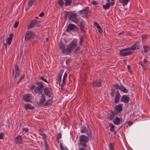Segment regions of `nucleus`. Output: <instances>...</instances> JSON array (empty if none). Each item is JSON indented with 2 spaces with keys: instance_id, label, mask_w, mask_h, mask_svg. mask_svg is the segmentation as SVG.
<instances>
[{
  "instance_id": "36",
  "label": "nucleus",
  "mask_w": 150,
  "mask_h": 150,
  "mask_svg": "<svg viewBox=\"0 0 150 150\" xmlns=\"http://www.w3.org/2000/svg\"><path fill=\"white\" fill-rule=\"evenodd\" d=\"M40 78L41 80H42L45 82L47 83H48L47 79L45 78L44 77L41 76L40 77Z\"/></svg>"
},
{
  "instance_id": "5",
  "label": "nucleus",
  "mask_w": 150,
  "mask_h": 150,
  "mask_svg": "<svg viewBox=\"0 0 150 150\" xmlns=\"http://www.w3.org/2000/svg\"><path fill=\"white\" fill-rule=\"evenodd\" d=\"M36 83L38 85V86L35 88L34 92L35 94L39 95L42 93L43 89L44 88V85L43 83L41 82H38Z\"/></svg>"
},
{
  "instance_id": "3",
  "label": "nucleus",
  "mask_w": 150,
  "mask_h": 150,
  "mask_svg": "<svg viewBox=\"0 0 150 150\" xmlns=\"http://www.w3.org/2000/svg\"><path fill=\"white\" fill-rule=\"evenodd\" d=\"M88 141L89 138L88 137L84 134L81 135L79 137V144L83 147L86 148L87 146L86 144Z\"/></svg>"
},
{
  "instance_id": "50",
  "label": "nucleus",
  "mask_w": 150,
  "mask_h": 150,
  "mask_svg": "<svg viewBox=\"0 0 150 150\" xmlns=\"http://www.w3.org/2000/svg\"><path fill=\"white\" fill-rule=\"evenodd\" d=\"M23 130L26 132H28V129L27 128H23Z\"/></svg>"
},
{
  "instance_id": "29",
  "label": "nucleus",
  "mask_w": 150,
  "mask_h": 150,
  "mask_svg": "<svg viewBox=\"0 0 150 150\" xmlns=\"http://www.w3.org/2000/svg\"><path fill=\"white\" fill-rule=\"evenodd\" d=\"M65 5L66 6H69L71 5L72 0H66Z\"/></svg>"
},
{
  "instance_id": "6",
  "label": "nucleus",
  "mask_w": 150,
  "mask_h": 150,
  "mask_svg": "<svg viewBox=\"0 0 150 150\" xmlns=\"http://www.w3.org/2000/svg\"><path fill=\"white\" fill-rule=\"evenodd\" d=\"M35 37V33L30 31L26 32L25 35V40L28 41L33 39Z\"/></svg>"
},
{
  "instance_id": "41",
  "label": "nucleus",
  "mask_w": 150,
  "mask_h": 150,
  "mask_svg": "<svg viewBox=\"0 0 150 150\" xmlns=\"http://www.w3.org/2000/svg\"><path fill=\"white\" fill-rule=\"evenodd\" d=\"M43 137V139H44V141L46 140V138L47 137L45 133H44L42 135H41Z\"/></svg>"
},
{
  "instance_id": "10",
  "label": "nucleus",
  "mask_w": 150,
  "mask_h": 150,
  "mask_svg": "<svg viewBox=\"0 0 150 150\" xmlns=\"http://www.w3.org/2000/svg\"><path fill=\"white\" fill-rule=\"evenodd\" d=\"M44 91L45 95L48 97H50L52 94V89L50 88L45 87Z\"/></svg>"
},
{
  "instance_id": "13",
  "label": "nucleus",
  "mask_w": 150,
  "mask_h": 150,
  "mask_svg": "<svg viewBox=\"0 0 150 150\" xmlns=\"http://www.w3.org/2000/svg\"><path fill=\"white\" fill-rule=\"evenodd\" d=\"M15 70L13 71V74H15V78H16L17 76L20 74V71L19 69V67L18 66L16 65L15 66Z\"/></svg>"
},
{
  "instance_id": "31",
  "label": "nucleus",
  "mask_w": 150,
  "mask_h": 150,
  "mask_svg": "<svg viewBox=\"0 0 150 150\" xmlns=\"http://www.w3.org/2000/svg\"><path fill=\"white\" fill-rule=\"evenodd\" d=\"M35 0H29L28 5L29 6L31 7L34 2L35 1Z\"/></svg>"
},
{
  "instance_id": "47",
  "label": "nucleus",
  "mask_w": 150,
  "mask_h": 150,
  "mask_svg": "<svg viewBox=\"0 0 150 150\" xmlns=\"http://www.w3.org/2000/svg\"><path fill=\"white\" fill-rule=\"evenodd\" d=\"M19 22H16V23H15V24L14 25V27L15 28H17L18 26V25Z\"/></svg>"
},
{
  "instance_id": "49",
  "label": "nucleus",
  "mask_w": 150,
  "mask_h": 150,
  "mask_svg": "<svg viewBox=\"0 0 150 150\" xmlns=\"http://www.w3.org/2000/svg\"><path fill=\"white\" fill-rule=\"evenodd\" d=\"M4 134L2 133H0V139H3L4 138Z\"/></svg>"
},
{
  "instance_id": "64",
  "label": "nucleus",
  "mask_w": 150,
  "mask_h": 150,
  "mask_svg": "<svg viewBox=\"0 0 150 150\" xmlns=\"http://www.w3.org/2000/svg\"><path fill=\"white\" fill-rule=\"evenodd\" d=\"M4 45H5V46H6V47H7V44L6 43H5V44H4Z\"/></svg>"
},
{
  "instance_id": "14",
  "label": "nucleus",
  "mask_w": 150,
  "mask_h": 150,
  "mask_svg": "<svg viewBox=\"0 0 150 150\" xmlns=\"http://www.w3.org/2000/svg\"><path fill=\"white\" fill-rule=\"evenodd\" d=\"M122 105L119 104L116 105L115 109V114H117V113L121 112L122 110Z\"/></svg>"
},
{
  "instance_id": "51",
  "label": "nucleus",
  "mask_w": 150,
  "mask_h": 150,
  "mask_svg": "<svg viewBox=\"0 0 150 150\" xmlns=\"http://www.w3.org/2000/svg\"><path fill=\"white\" fill-rule=\"evenodd\" d=\"M98 31L99 33L102 34V30L101 27L100 28L98 29Z\"/></svg>"
},
{
  "instance_id": "15",
  "label": "nucleus",
  "mask_w": 150,
  "mask_h": 150,
  "mask_svg": "<svg viewBox=\"0 0 150 150\" xmlns=\"http://www.w3.org/2000/svg\"><path fill=\"white\" fill-rule=\"evenodd\" d=\"M113 122L115 125H119L122 122V118L120 119L117 117L114 119Z\"/></svg>"
},
{
  "instance_id": "30",
  "label": "nucleus",
  "mask_w": 150,
  "mask_h": 150,
  "mask_svg": "<svg viewBox=\"0 0 150 150\" xmlns=\"http://www.w3.org/2000/svg\"><path fill=\"white\" fill-rule=\"evenodd\" d=\"M130 0H121V2L123 4V5H126L127 3Z\"/></svg>"
},
{
  "instance_id": "23",
  "label": "nucleus",
  "mask_w": 150,
  "mask_h": 150,
  "mask_svg": "<svg viewBox=\"0 0 150 150\" xmlns=\"http://www.w3.org/2000/svg\"><path fill=\"white\" fill-rule=\"evenodd\" d=\"M25 108L26 110L29 109L30 110H33L34 108V106H32L30 104H25L24 105Z\"/></svg>"
},
{
  "instance_id": "21",
  "label": "nucleus",
  "mask_w": 150,
  "mask_h": 150,
  "mask_svg": "<svg viewBox=\"0 0 150 150\" xmlns=\"http://www.w3.org/2000/svg\"><path fill=\"white\" fill-rule=\"evenodd\" d=\"M45 100V95L43 94L41 96V98L40 99L39 101V104L40 105H42L44 103Z\"/></svg>"
},
{
  "instance_id": "55",
  "label": "nucleus",
  "mask_w": 150,
  "mask_h": 150,
  "mask_svg": "<svg viewBox=\"0 0 150 150\" xmlns=\"http://www.w3.org/2000/svg\"><path fill=\"white\" fill-rule=\"evenodd\" d=\"M128 124L129 126H130L133 123L131 121H129L128 122Z\"/></svg>"
},
{
  "instance_id": "25",
  "label": "nucleus",
  "mask_w": 150,
  "mask_h": 150,
  "mask_svg": "<svg viewBox=\"0 0 150 150\" xmlns=\"http://www.w3.org/2000/svg\"><path fill=\"white\" fill-rule=\"evenodd\" d=\"M144 51L145 53H146L150 51V49L148 46L147 45H144L143 46Z\"/></svg>"
},
{
  "instance_id": "18",
  "label": "nucleus",
  "mask_w": 150,
  "mask_h": 150,
  "mask_svg": "<svg viewBox=\"0 0 150 150\" xmlns=\"http://www.w3.org/2000/svg\"><path fill=\"white\" fill-rule=\"evenodd\" d=\"M121 100L122 101L125 103H127L129 100V98L128 96L124 95L122 97Z\"/></svg>"
},
{
  "instance_id": "22",
  "label": "nucleus",
  "mask_w": 150,
  "mask_h": 150,
  "mask_svg": "<svg viewBox=\"0 0 150 150\" xmlns=\"http://www.w3.org/2000/svg\"><path fill=\"white\" fill-rule=\"evenodd\" d=\"M120 95L119 91L117 92L116 93L115 98V103H117L118 102L120 98Z\"/></svg>"
},
{
  "instance_id": "9",
  "label": "nucleus",
  "mask_w": 150,
  "mask_h": 150,
  "mask_svg": "<svg viewBox=\"0 0 150 150\" xmlns=\"http://www.w3.org/2000/svg\"><path fill=\"white\" fill-rule=\"evenodd\" d=\"M130 50V48H125L124 49L121 50L120 51V55L122 56H125L129 55L131 54V52H127L128 51Z\"/></svg>"
},
{
  "instance_id": "52",
  "label": "nucleus",
  "mask_w": 150,
  "mask_h": 150,
  "mask_svg": "<svg viewBox=\"0 0 150 150\" xmlns=\"http://www.w3.org/2000/svg\"><path fill=\"white\" fill-rule=\"evenodd\" d=\"M35 85H32V86H31V87L30 88V89H31V90H33V89H35Z\"/></svg>"
},
{
  "instance_id": "27",
  "label": "nucleus",
  "mask_w": 150,
  "mask_h": 150,
  "mask_svg": "<svg viewBox=\"0 0 150 150\" xmlns=\"http://www.w3.org/2000/svg\"><path fill=\"white\" fill-rule=\"evenodd\" d=\"M52 102V99H50L48 100L45 104L44 105L45 106H49L50 105Z\"/></svg>"
},
{
  "instance_id": "43",
  "label": "nucleus",
  "mask_w": 150,
  "mask_h": 150,
  "mask_svg": "<svg viewBox=\"0 0 150 150\" xmlns=\"http://www.w3.org/2000/svg\"><path fill=\"white\" fill-rule=\"evenodd\" d=\"M94 24V25L98 29L100 28L101 27L98 24L97 22L95 23Z\"/></svg>"
},
{
  "instance_id": "7",
  "label": "nucleus",
  "mask_w": 150,
  "mask_h": 150,
  "mask_svg": "<svg viewBox=\"0 0 150 150\" xmlns=\"http://www.w3.org/2000/svg\"><path fill=\"white\" fill-rule=\"evenodd\" d=\"M40 21L35 19L32 20L27 27L28 29H30L34 27H38L39 25Z\"/></svg>"
},
{
  "instance_id": "53",
  "label": "nucleus",
  "mask_w": 150,
  "mask_h": 150,
  "mask_svg": "<svg viewBox=\"0 0 150 150\" xmlns=\"http://www.w3.org/2000/svg\"><path fill=\"white\" fill-rule=\"evenodd\" d=\"M139 64L142 66V67L143 68V70H144V69L145 70V68L144 66L143 65L142 62H139Z\"/></svg>"
},
{
  "instance_id": "1",
  "label": "nucleus",
  "mask_w": 150,
  "mask_h": 150,
  "mask_svg": "<svg viewBox=\"0 0 150 150\" xmlns=\"http://www.w3.org/2000/svg\"><path fill=\"white\" fill-rule=\"evenodd\" d=\"M76 40L74 39L72 42L65 47L64 44L62 41H60L59 48V50L61 51L62 53L65 55H69L71 52L74 51L75 54H77L79 52L80 48L77 47Z\"/></svg>"
},
{
  "instance_id": "62",
  "label": "nucleus",
  "mask_w": 150,
  "mask_h": 150,
  "mask_svg": "<svg viewBox=\"0 0 150 150\" xmlns=\"http://www.w3.org/2000/svg\"><path fill=\"white\" fill-rule=\"evenodd\" d=\"M83 42V40L82 39H80V43L81 45L82 42Z\"/></svg>"
},
{
  "instance_id": "28",
  "label": "nucleus",
  "mask_w": 150,
  "mask_h": 150,
  "mask_svg": "<svg viewBox=\"0 0 150 150\" xmlns=\"http://www.w3.org/2000/svg\"><path fill=\"white\" fill-rule=\"evenodd\" d=\"M139 46L137 45L136 44H134V45L132 46L131 48H130L131 50H135L139 48Z\"/></svg>"
},
{
  "instance_id": "11",
  "label": "nucleus",
  "mask_w": 150,
  "mask_h": 150,
  "mask_svg": "<svg viewBox=\"0 0 150 150\" xmlns=\"http://www.w3.org/2000/svg\"><path fill=\"white\" fill-rule=\"evenodd\" d=\"M14 142L16 144H22L23 142L22 137L19 135H18L15 138Z\"/></svg>"
},
{
  "instance_id": "42",
  "label": "nucleus",
  "mask_w": 150,
  "mask_h": 150,
  "mask_svg": "<svg viewBox=\"0 0 150 150\" xmlns=\"http://www.w3.org/2000/svg\"><path fill=\"white\" fill-rule=\"evenodd\" d=\"M43 137V139H44V141L46 140V138L47 137L45 133H44L42 135H41Z\"/></svg>"
},
{
  "instance_id": "33",
  "label": "nucleus",
  "mask_w": 150,
  "mask_h": 150,
  "mask_svg": "<svg viewBox=\"0 0 150 150\" xmlns=\"http://www.w3.org/2000/svg\"><path fill=\"white\" fill-rule=\"evenodd\" d=\"M110 125L111 126V128L110 129V131L112 132H113L115 130V126L113 125L112 123H110Z\"/></svg>"
},
{
  "instance_id": "48",
  "label": "nucleus",
  "mask_w": 150,
  "mask_h": 150,
  "mask_svg": "<svg viewBox=\"0 0 150 150\" xmlns=\"http://www.w3.org/2000/svg\"><path fill=\"white\" fill-rule=\"evenodd\" d=\"M44 133L43 132V131L40 130H38V133L40 135H42V134H43Z\"/></svg>"
},
{
  "instance_id": "19",
  "label": "nucleus",
  "mask_w": 150,
  "mask_h": 150,
  "mask_svg": "<svg viewBox=\"0 0 150 150\" xmlns=\"http://www.w3.org/2000/svg\"><path fill=\"white\" fill-rule=\"evenodd\" d=\"M101 81H102L100 80H97L93 83V85L97 87H100L101 86Z\"/></svg>"
},
{
  "instance_id": "60",
  "label": "nucleus",
  "mask_w": 150,
  "mask_h": 150,
  "mask_svg": "<svg viewBox=\"0 0 150 150\" xmlns=\"http://www.w3.org/2000/svg\"><path fill=\"white\" fill-rule=\"evenodd\" d=\"M124 33H125V32L124 31H123L122 32H121V33H119L118 34V35H122L124 34Z\"/></svg>"
},
{
  "instance_id": "35",
  "label": "nucleus",
  "mask_w": 150,
  "mask_h": 150,
  "mask_svg": "<svg viewBox=\"0 0 150 150\" xmlns=\"http://www.w3.org/2000/svg\"><path fill=\"white\" fill-rule=\"evenodd\" d=\"M121 85L120 86L117 84H115L114 85V87L117 89H120L121 87Z\"/></svg>"
},
{
  "instance_id": "8",
  "label": "nucleus",
  "mask_w": 150,
  "mask_h": 150,
  "mask_svg": "<svg viewBox=\"0 0 150 150\" xmlns=\"http://www.w3.org/2000/svg\"><path fill=\"white\" fill-rule=\"evenodd\" d=\"M80 131L81 133H85L86 132V134L89 137H91L92 134L88 126H83L81 129Z\"/></svg>"
},
{
  "instance_id": "26",
  "label": "nucleus",
  "mask_w": 150,
  "mask_h": 150,
  "mask_svg": "<svg viewBox=\"0 0 150 150\" xmlns=\"http://www.w3.org/2000/svg\"><path fill=\"white\" fill-rule=\"evenodd\" d=\"M120 91L123 92L124 93H127L128 91L125 87H124L122 85H121V88L120 89Z\"/></svg>"
},
{
  "instance_id": "46",
  "label": "nucleus",
  "mask_w": 150,
  "mask_h": 150,
  "mask_svg": "<svg viewBox=\"0 0 150 150\" xmlns=\"http://www.w3.org/2000/svg\"><path fill=\"white\" fill-rule=\"evenodd\" d=\"M44 141L45 142V146L46 149V150H47V148L48 147V145L47 144V140H45V141Z\"/></svg>"
},
{
  "instance_id": "24",
  "label": "nucleus",
  "mask_w": 150,
  "mask_h": 150,
  "mask_svg": "<svg viewBox=\"0 0 150 150\" xmlns=\"http://www.w3.org/2000/svg\"><path fill=\"white\" fill-rule=\"evenodd\" d=\"M110 6V4L109 3H108L103 5V7L104 9L106 10L108 9Z\"/></svg>"
},
{
  "instance_id": "4",
  "label": "nucleus",
  "mask_w": 150,
  "mask_h": 150,
  "mask_svg": "<svg viewBox=\"0 0 150 150\" xmlns=\"http://www.w3.org/2000/svg\"><path fill=\"white\" fill-rule=\"evenodd\" d=\"M65 16L67 17V16H69V20H71L72 21L75 23H77V14L74 12H66L65 14Z\"/></svg>"
},
{
  "instance_id": "40",
  "label": "nucleus",
  "mask_w": 150,
  "mask_h": 150,
  "mask_svg": "<svg viewBox=\"0 0 150 150\" xmlns=\"http://www.w3.org/2000/svg\"><path fill=\"white\" fill-rule=\"evenodd\" d=\"M43 137V139H44V141L46 140V138L47 137L45 133H44L42 135H41Z\"/></svg>"
},
{
  "instance_id": "56",
  "label": "nucleus",
  "mask_w": 150,
  "mask_h": 150,
  "mask_svg": "<svg viewBox=\"0 0 150 150\" xmlns=\"http://www.w3.org/2000/svg\"><path fill=\"white\" fill-rule=\"evenodd\" d=\"M148 62V61L146 59H144V63L146 64V62Z\"/></svg>"
},
{
  "instance_id": "34",
  "label": "nucleus",
  "mask_w": 150,
  "mask_h": 150,
  "mask_svg": "<svg viewBox=\"0 0 150 150\" xmlns=\"http://www.w3.org/2000/svg\"><path fill=\"white\" fill-rule=\"evenodd\" d=\"M142 40L143 41H145L147 39V37L146 35H144L142 36Z\"/></svg>"
},
{
  "instance_id": "2",
  "label": "nucleus",
  "mask_w": 150,
  "mask_h": 150,
  "mask_svg": "<svg viewBox=\"0 0 150 150\" xmlns=\"http://www.w3.org/2000/svg\"><path fill=\"white\" fill-rule=\"evenodd\" d=\"M63 70H61L59 72L57 80L58 82L59 85L60 86L61 88H63L64 86L66 84L67 82V72H65L64 74L62 80H62V76L63 75L64 72Z\"/></svg>"
},
{
  "instance_id": "39",
  "label": "nucleus",
  "mask_w": 150,
  "mask_h": 150,
  "mask_svg": "<svg viewBox=\"0 0 150 150\" xmlns=\"http://www.w3.org/2000/svg\"><path fill=\"white\" fill-rule=\"evenodd\" d=\"M115 93V90L113 89H112L111 90V91L110 93V94L111 96L113 97H114V94Z\"/></svg>"
},
{
  "instance_id": "45",
  "label": "nucleus",
  "mask_w": 150,
  "mask_h": 150,
  "mask_svg": "<svg viewBox=\"0 0 150 150\" xmlns=\"http://www.w3.org/2000/svg\"><path fill=\"white\" fill-rule=\"evenodd\" d=\"M62 137V134L61 133H59L58 134L57 136V140L60 139Z\"/></svg>"
},
{
  "instance_id": "57",
  "label": "nucleus",
  "mask_w": 150,
  "mask_h": 150,
  "mask_svg": "<svg viewBox=\"0 0 150 150\" xmlns=\"http://www.w3.org/2000/svg\"><path fill=\"white\" fill-rule=\"evenodd\" d=\"M85 148L84 147L80 148H79V150H86Z\"/></svg>"
},
{
  "instance_id": "37",
  "label": "nucleus",
  "mask_w": 150,
  "mask_h": 150,
  "mask_svg": "<svg viewBox=\"0 0 150 150\" xmlns=\"http://www.w3.org/2000/svg\"><path fill=\"white\" fill-rule=\"evenodd\" d=\"M60 149L62 150H65L66 149L65 147L64 146V145H62L61 143H60Z\"/></svg>"
},
{
  "instance_id": "58",
  "label": "nucleus",
  "mask_w": 150,
  "mask_h": 150,
  "mask_svg": "<svg viewBox=\"0 0 150 150\" xmlns=\"http://www.w3.org/2000/svg\"><path fill=\"white\" fill-rule=\"evenodd\" d=\"M93 4L94 5H96L98 3L96 2V1H93L92 2Z\"/></svg>"
},
{
  "instance_id": "61",
  "label": "nucleus",
  "mask_w": 150,
  "mask_h": 150,
  "mask_svg": "<svg viewBox=\"0 0 150 150\" xmlns=\"http://www.w3.org/2000/svg\"><path fill=\"white\" fill-rule=\"evenodd\" d=\"M113 116H110L109 117V120H111L113 119Z\"/></svg>"
},
{
  "instance_id": "17",
  "label": "nucleus",
  "mask_w": 150,
  "mask_h": 150,
  "mask_svg": "<svg viewBox=\"0 0 150 150\" xmlns=\"http://www.w3.org/2000/svg\"><path fill=\"white\" fill-rule=\"evenodd\" d=\"M13 37V34L12 33L10 34L9 37L6 40V42L7 44L9 45L11 44Z\"/></svg>"
},
{
  "instance_id": "44",
  "label": "nucleus",
  "mask_w": 150,
  "mask_h": 150,
  "mask_svg": "<svg viewBox=\"0 0 150 150\" xmlns=\"http://www.w3.org/2000/svg\"><path fill=\"white\" fill-rule=\"evenodd\" d=\"M80 28H81V30L82 31H85L86 29L85 28H84V26H83V25H81L80 26Z\"/></svg>"
},
{
  "instance_id": "20",
  "label": "nucleus",
  "mask_w": 150,
  "mask_h": 150,
  "mask_svg": "<svg viewBox=\"0 0 150 150\" xmlns=\"http://www.w3.org/2000/svg\"><path fill=\"white\" fill-rule=\"evenodd\" d=\"M88 13V7H86L83 9L82 10L80 11H79V13L80 14H85L86 16L87 15V14Z\"/></svg>"
},
{
  "instance_id": "16",
  "label": "nucleus",
  "mask_w": 150,
  "mask_h": 150,
  "mask_svg": "<svg viewBox=\"0 0 150 150\" xmlns=\"http://www.w3.org/2000/svg\"><path fill=\"white\" fill-rule=\"evenodd\" d=\"M23 100L26 102H30L31 101V96L30 94H28L23 96Z\"/></svg>"
},
{
  "instance_id": "59",
  "label": "nucleus",
  "mask_w": 150,
  "mask_h": 150,
  "mask_svg": "<svg viewBox=\"0 0 150 150\" xmlns=\"http://www.w3.org/2000/svg\"><path fill=\"white\" fill-rule=\"evenodd\" d=\"M23 78V77H21L20 79H19V81L17 82V84H18L20 82L21 80H22V78Z\"/></svg>"
},
{
  "instance_id": "54",
  "label": "nucleus",
  "mask_w": 150,
  "mask_h": 150,
  "mask_svg": "<svg viewBox=\"0 0 150 150\" xmlns=\"http://www.w3.org/2000/svg\"><path fill=\"white\" fill-rule=\"evenodd\" d=\"M44 15V13L43 12H42L39 14V16L40 17H42Z\"/></svg>"
},
{
  "instance_id": "63",
  "label": "nucleus",
  "mask_w": 150,
  "mask_h": 150,
  "mask_svg": "<svg viewBox=\"0 0 150 150\" xmlns=\"http://www.w3.org/2000/svg\"><path fill=\"white\" fill-rule=\"evenodd\" d=\"M130 67V66L129 65H128L127 66V68H128L129 70V69Z\"/></svg>"
},
{
  "instance_id": "12",
  "label": "nucleus",
  "mask_w": 150,
  "mask_h": 150,
  "mask_svg": "<svg viewBox=\"0 0 150 150\" xmlns=\"http://www.w3.org/2000/svg\"><path fill=\"white\" fill-rule=\"evenodd\" d=\"M77 27L75 25L73 24H70L67 27L66 29V31L68 32L71 30H74L77 29Z\"/></svg>"
},
{
  "instance_id": "38",
  "label": "nucleus",
  "mask_w": 150,
  "mask_h": 150,
  "mask_svg": "<svg viewBox=\"0 0 150 150\" xmlns=\"http://www.w3.org/2000/svg\"><path fill=\"white\" fill-rule=\"evenodd\" d=\"M58 3L59 5L61 6H62L64 4V2L63 0H59Z\"/></svg>"
},
{
  "instance_id": "32",
  "label": "nucleus",
  "mask_w": 150,
  "mask_h": 150,
  "mask_svg": "<svg viewBox=\"0 0 150 150\" xmlns=\"http://www.w3.org/2000/svg\"><path fill=\"white\" fill-rule=\"evenodd\" d=\"M110 150H114V144L113 143L110 144L109 146Z\"/></svg>"
}]
</instances>
